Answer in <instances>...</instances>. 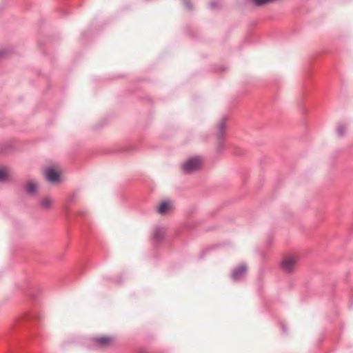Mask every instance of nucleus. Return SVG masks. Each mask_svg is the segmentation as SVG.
Returning a JSON list of instances; mask_svg holds the SVG:
<instances>
[{"label": "nucleus", "mask_w": 353, "mask_h": 353, "mask_svg": "<svg viewBox=\"0 0 353 353\" xmlns=\"http://www.w3.org/2000/svg\"><path fill=\"white\" fill-rule=\"evenodd\" d=\"M173 203L171 201H165L160 203L157 212L161 214L168 213L172 209Z\"/></svg>", "instance_id": "423d86ee"}, {"label": "nucleus", "mask_w": 353, "mask_h": 353, "mask_svg": "<svg viewBox=\"0 0 353 353\" xmlns=\"http://www.w3.org/2000/svg\"><path fill=\"white\" fill-rule=\"evenodd\" d=\"M8 170L7 168H0V181H5L8 176Z\"/></svg>", "instance_id": "1a4fd4ad"}, {"label": "nucleus", "mask_w": 353, "mask_h": 353, "mask_svg": "<svg viewBox=\"0 0 353 353\" xmlns=\"http://www.w3.org/2000/svg\"><path fill=\"white\" fill-rule=\"evenodd\" d=\"M345 126L340 125L338 127L337 132L339 136H342L344 134Z\"/></svg>", "instance_id": "9b49d317"}, {"label": "nucleus", "mask_w": 353, "mask_h": 353, "mask_svg": "<svg viewBox=\"0 0 353 353\" xmlns=\"http://www.w3.org/2000/svg\"><path fill=\"white\" fill-rule=\"evenodd\" d=\"M299 259V256L295 253L285 254L279 263L281 270L286 274H294L297 270Z\"/></svg>", "instance_id": "f257e3e1"}, {"label": "nucleus", "mask_w": 353, "mask_h": 353, "mask_svg": "<svg viewBox=\"0 0 353 353\" xmlns=\"http://www.w3.org/2000/svg\"><path fill=\"white\" fill-rule=\"evenodd\" d=\"M61 172V167L59 165H55L46 169L45 176L49 181L54 183L59 181Z\"/></svg>", "instance_id": "7ed1b4c3"}, {"label": "nucleus", "mask_w": 353, "mask_h": 353, "mask_svg": "<svg viewBox=\"0 0 353 353\" xmlns=\"http://www.w3.org/2000/svg\"><path fill=\"white\" fill-rule=\"evenodd\" d=\"M114 339L110 336H102L96 339V342L102 347H109L114 343Z\"/></svg>", "instance_id": "39448f33"}, {"label": "nucleus", "mask_w": 353, "mask_h": 353, "mask_svg": "<svg viewBox=\"0 0 353 353\" xmlns=\"http://www.w3.org/2000/svg\"><path fill=\"white\" fill-rule=\"evenodd\" d=\"M248 267L245 263H241L234 268L232 272V277L234 279H239L245 275Z\"/></svg>", "instance_id": "20e7f679"}, {"label": "nucleus", "mask_w": 353, "mask_h": 353, "mask_svg": "<svg viewBox=\"0 0 353 353\" xmlns=\"http://www.w3.org/2000/svg\"><path fill=\"white\" fill-rule=\"evenodd\" d=\"M164 232L161 230H158L155 232L154 236L156 239L160 240L162 239L164 237Z\"/></svg>", "instance_id": "9d476101"}, {"label": "nucleus", "mask_w": 353, "mask_h": 353, "mask_svg": "<svg viewBox=\"0 0 353 353\" xmlns=\"http://www.w3.org/2000/svg\"><path fill=\"white\" fill-rule=\"evenodd\" d=\"M39 183L37 181L30 180L26 185V191L30 194H34L38 190Z\"/></svg>", "instance_id": "0eeeda50"}, {"label": "nucleus", "mask_w": 353, "mask_h": 353, "mask_svg": "<svg viewBox=\"0 0 353 353\" xmlns=\"http://www.w3.org/2000/svg\"><path fill=\"white\" fill-rule=\"evenodd\" d=\"M203 165V159L201 157H192L183 163L182 170L185 173L190 174L201 170Z\"/></svg>", "instance_id": "f03ea898"}, {"label": "nucleus", "mask_w": 353, "mask_h": 353, "mask_svg": "<svg viewBox=\"0 0 353 353\" xmlns=\"http://www.w3.org/2000/svg\"><path fill=\"white\" fill-rule=\"evenodd\" d=\"M54 203V199L48 196L43 197L40 203V205L43 209H50Z\"/></svg>", "instance_id": "6e6552de"}]
</instances>
